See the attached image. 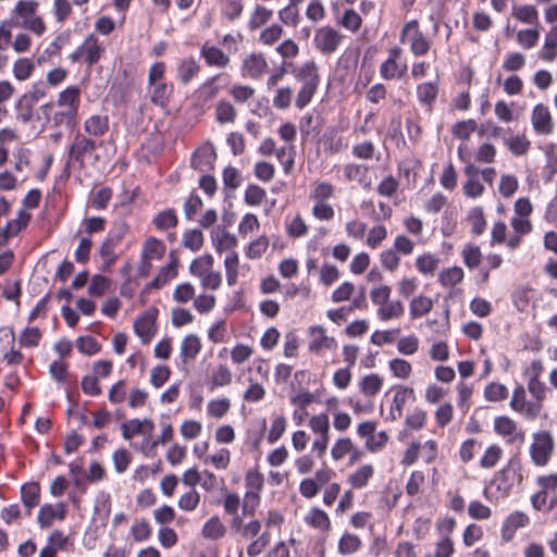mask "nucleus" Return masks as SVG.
Returning <instances> with one entry per match:
<instances>
[{"instance_id":"ea45409f","label":"nucleus","mask_w":557,"mask_h":557,"mask_svg":"<svg viewBox=\"0 0 557 557\" xmlns=\"http://www.w3.org/2000/svg\"><path fill=\"white\" fill-rule=\"evenodd\" d=\"M373 472L374 470L371 465H363L349 475L348 481L352 487L362 488L368 484L369 480L373 475Z\"/></svg>"},{"instance_id":"0eeeda50","label":"nucleus","mask_w":557,"mask_h":557,"mask_svg":"<svg viewBox=\"0 0 557 557\" xmlns=\"http://www.w3.org/2000/svg\"><path fill=\"white\" fill-rule=\"evenodd\" d=\"M401 40L408 41L410 51L414 57L425 55L431 47L426 36L419 29L417 21H410L404 26Z\"/></svg>"},{"instance_id":"9b49d317","label":"nucleus","mask_w":557,"mask_h":557,"mask_svg":"<svg viewBox=\"0 0 557 557\" xmlns=\"http://www.w3.org/2000/svg\"><path fill=\"white\" fill-rule=\"evenodd\" d=\"M308 336V350L311 354L319 355L324 350L334 351L337 348V341L333 336H329L322 325L310 326Z\"/></svg>"},{"instance_id":"393cba45","label":"nucleus","mask_w":557,"mask_h":557,"mask_svg":"<svg viewBox=\"0 0 557 557\" xmlns=\"http://www.w3.org/2000/svg\"><path fill=\"white\" fill-rule=\"evenodd\" d=\"M172 92V84L161 83L148 86L150 101L160 108H165L169 104Z\"/></svg>"},{"instance_id":"c9c22d12","label":"nucleus","mask_w":557,"mask_h":557,"mask_svg":"<svg viewBox=\"0 0 557 557\" xmlns=\"http://www.w3.org/2000/svg\"><path fill=\"white\" fill-rule=\"evenodd\" d=\"M361 548V540L358 535L345 532L337 545L338 553L342 555H351L359 552Z\"/></svg>"},{"instance_id":"774afa93","label":"nucleus","mask_w":557,"mask_h":557,"mask_svg":"<svg viewBox=\"0 0 557 557\" xmlns=\"http://www.w3.org/2000/svg\"><path fill=\"white\" fill-rule=\"evenodd\" d=\"M507 148L516 156H522L530 149V141L523 135H515L506 140Z\"/></svg>"},{"instance_id":"1a4fd4ad","label":"nucleus","mask_w":557,"mask_h":557,"mask_svg":"<svg viewBox=\"0 0 557 557\" xmlns=\"http://www.w3.org/2000/svg\"><path fill=\"white\" fill-rule=\"evenodd\" d=\"M494 431L504 437L509 444L522 445L525 438L524 431L517 422L507 416H499L494 419Z\"/></svg>"},{"instance_id":"de8ad7c7","label":"nucleus","mask_w":557,"mask_h":557,"mask_svg":"<svg viewBox=\"0 0 557 557\" xmlns=\"http://www.w3.org/2000/svg\"><path fill=\"white\" fill-rule=\"evenodd\" d=\"M355 450V445L349 437L338 438L331 448V456L334 461L342 460L346 455Z\"/></svg>"},{"instance_id":"6e6552de","label":"nucleus","mask_w":557,"mask_h":557,"mask_svg":"<svg viewBox=\"0 0 557 557\" xmlns=\"http://www.w3.org/2000/svg\"><path fill=\"white\" fill-rule=\"evenodd\" d=\"M510 408L529 420H535L540 416L543 405L527 400L524 387L517 385L512 392Z\"/></svg>"},{"instance_id":"a18cd8bd","label":"nucleus","mask_w":557,"mask_h":557,"mask_svg":"<svg viewBox=\"0 0 557 557\" xmlns=\"http://www.w3.org/2000/svg\"><path fill=\"white\" fill-rule=\"evenodd\" d=\"M272 15V10L263 5H257L250 15L248 23L249 28L252 30L260 28L271 20Z\"/></svg>"},{"instance_id":"4be33fe9","label":"nucleus","mask_w":557,"mask_h":557,"mask_svg":"<svg viewBox=\"0 0 557 557\" xmlns=\"http://www.w3.org/2000/svg\"><path fill=\"white\" fill-rule=\"evenodd\" d=\"M95 147L96 145L94 140L84 135L77 134L70 146L69 158L83 164L85 156L92 152Z\"/></svg>"},{"instance_id":"72a5a7b5","label":"nucleus","mask_w":557,"mask_h":557,"mask_svg":"<svg viewBox=\"0 0 557 557\" xmlns=\"http://www.w3.org/2000/svg\"><path fill=\"white\" fill-rule=\"evenodd\" d=\"M21 496L24 506L28 512L38 505L40 498V486L38 483L32 482L24 484L21 488Z\"/></svg>"},{"instance_id":"49530a36","label":"nucleus","mask_w":557,"mask_h":557,"mask_svg":"<svg viewBox=\"0 0 557 557\" xmlns=\"http://www.w3.org/2000/svg\"><path fill=\"white\" fill-rule=\"evenodd\" d=\"M213 257L211 255H205L195 259L189 267V272L193 276L201 277L212 270Z\"/></svg>"},{"instance_id":"c756f323","label":"nucleus","mask_w":557,"mask_h":557,"mask_svg":"<svg viewBox=\"0 0 557 557\" xmlns=\"http://www.w3.org/2000/svg\"><path fill=\"white\" fill-rule=\"evenodd\" d=\"M405 307L400 300H389L376 310V317L383 322L400 319L404 315Z\"/></svg>"},{"instance_id":"680f3d73","label":"nucleus","mask_w":557,"mask_h":557,"mask_svg":"<svg viewBox=\"0 0 557 557\" xmlns=\"http://www.w3.org/2000/svg\"><path fill=\"white\" fill-rule=\"evenodd\" d=\"M196 296L195 287L190 283H181L173 290V299L178 304H187Z\"/></svg>"},{"instance_id":"79ce46f5","label":"nucleus","mask_w":557,"mask_h":557,"mask_svg":"<svg viewBox=\"0 0 557 557\" xmlns=\"http://www.w3.org/2000/svg\"><path fill=\"white\" fill-rule=\"evenodd\" d=\"M308 426L315 435H329L331 429L329 414L326 412H321L310 417Z\"/></svg>"},{"instance_id":"9d476101","label":"nucleus","mask_w":557,"mask_h":557,"mask_svg":"<svg viewBox=\"0 0 557 557\" xmlns=\"http://www.w3.org/2000/svg\"><path fill=\"white\" fill-rule=\"evenodd\" d=\"M344 36L331 26L317 29L313 38L314 47L323 54L334 53L341 46Z\"/></svg>"},{"instance_id":"2eb2a0df","label":"nucleus","mask_w":557,"mask_h":557,"mask_svg":"<svg viewBox=\"0 0 557 557\" xmlns=\"http://www.w3.org/2000/svg\"><path fill=\"white\" fill-rule=\"evenodd\" d=\"M530 523V518L522 511L511 512L503 522L502 525V539L505 542H509L513 539L516 532L519 529L525 528Z\"/></svg>"},{"instance_id":"69168bd1","label":"nucleus","mask_w":557,"mask_h":557,"mask_svg":"<svg viewBox=\"0 0 557 557\" xmlns=\"http://www.w3.org/2000/svg\"><path fill=\"white\" fill-rule=\"evenodd\" d=\"M392 288L388 285H379L371 289L370 299L371 302L381 308L383 305L391 300Z\"/></svg>"},{"instance_id":"f3484780","label":"nucleus","mask_w":557,"mask_h":557,"mask_svg":"<svg viewBox=\"0 0 557 557\" xmlns=\"http://www.w3.org/2000/svg\"><path fill=\"white\" fill-rule=\"evenodd\" d=\"M122 435L125 440H131L136 435L149 437L153 430L154 424L150 419H131L121 425Z\"/></svg>"},{"instance_id":"052dcab7","label":"nucleus","mask_w":557,"mask_h":557,"mask_svg":"<svg viewBox=\"0 0 557 557\" xmlns=\"http://www.w3.org/2000/svg\"><path fill=\"white\" fill-rule=\"evenodd\" d=\"M216 299L214 295L200 294L195 296L193 306L198 313L206 314L214 309Z\"/></svg>"},{"instance_id":"e2e57ef3","label":"nucleus","mask_w":557,"mask_h":557,"mask_svg":"<svg viewBox=\"0 0 557 557\" xmlns=\"http://www.w3.org/2000/svg\"><path fill=\"white\" fill-rule=\"evenodd\" d=\"M468 221L471 225V231L475 235H481L486 226L484 214L481 208H472L468 213Z\"/></svg>"},{"instance_id":"b1692460","label":"nucleus","mask_w":557,"mask_h":557,"mask_svg":"<svg viewBox=\"0 0 557 557\" xmlns=\"http://www.w3.org/2000/svg\"><path fill=\"white\" fill-rule=\"evenodd\" d=\"M383 384L384 379L381 375L370 373L358 381V389L364 397L373 398L381 392Z\"/></svg>"},{"instance_id":"864d4df0","label":"nucleus","mask_w":557,"mask_h":557,"mask_svg":"<svg viewBox=\"0 0 557 557\" xmlns=\"http://www.w3.org/2000/svg\"><path fill=\"white\" fill-rule=\"evenodd\" d=\"M222 15L234 21L238 18L244 10L243 0H220Z\"/></svg>"},{"instance_id":"c85d7f7f","label":"nucleus","mask_w":557,"mask_h":557,"mask_svg":"<svg viewBox=\"0 0 557 557\" xmlns=\"http://www.w3.org/2000/svg\"><path fill=\"white\" fill-rule=\"evenodd\" d=\"M307 525L320 531H327L331 527V521L325 511L318 507H312L304 517Z\"/></svg>"},{"instance_id":"ddd939ff","label":"nucleus","mask_w":557,"mask_h":557,"mask_svg":"<svg viewBox=\"0 0 557 557\" xmlns=\"http://www.w3.org/2000/svg\"><path fill=\"white\" fill-rule=\"evenodd\" d=\"M416 400L412 387L399 386L395 389L386 420L396 421L403 417L404 407Z\"/></svg>"},{"instance_id":"5701e85b","label":"nucleus","mask_w":557,"mask_h":557,"mask_svg":"<svg viewBox=\"0 0 557 557\" xmlns=\"http://www.w3.org/2000/svg\"><path fill=\"white\" fill-rule=\"evenodd\" d=\"M216 159L214 149L210 145L199 147L193 154L190 164L200 172H203L212 166Z\"/></svg>"},{"instance_id":"bb28decb","label":"nucleus","mask_w":557,"mask_h":557,"mask_svg":"<svg viewBox=\"0 0 557 557\" xmlns=\"http://www.w3.org/2000/svg\"><path fill=\"white\" fill-rule=\"evenodd\" d=\"M201 349V343L197 335L189 334L181 343L180 357L184 363L194 360Z\"/></svg>"},{"instance_id":"6ab92c4d","label":"nucleus","mask_w":557,"mask_h":557,"mask_svg":"<svg viewBox=\"0 0 557 557\" xmlns=\"http://www.w3.org/2000/svg\"><path fill=\"white\" fill-rule=\"evenodd\" d=\"M200 55L207 65L218 69H225L231 62L227 53L215 46L209 45L208 42L202 45Z\"/></svg>"},{"instance_id":"39448f33","label":"nucleus","mask_w":557,"mask_h":557,"mask_svg":"<svg viewBox=\"0 0 557 557\" xmlns=\"http://www.w3.org/2000/svg\"><path fill=\"white\" fill-rule=\"evenodd\" d=\"M555 443L552 434L547 431H540L533 434V442L530 446V456L533 463L544 467L548 463L554 451Z\"/></svg>"},{"instance_id":"338daca9","label":"nucleus","mask_w":557,"mask_h":557,"mask_svg":"<svg viewBox=\"0 0 557 557\" xmlns=\"http://www.w3.org/2000/svg\"><path fill=\"white\" fill-rule=\"evenodd\" d=\"M388 367L393 375L401 380L408 379L412 371L410 362L400 358L392 359Z\"/></svg>"},{"instance_id":"aec40b11","label":"nucleus","mask_w":557,"mask_h":557,"mask_svg":"<svg viewBox=\"0 0 557 557\" xmlns=\"http://www.w3.org/2000/svg\"><path fill=\"white\" fill-rule=\"evenodd\" d=\"M134 331L144 344H148L156 333V314L151 311L145 312L135 320Z\"/></svg>"},{"instance_id":"a211bd4d","label":"nucleus","mask_w":557,"mask_h":557,"mask_svg":"<svg viewBox=\"0 0 557 557\" xmlns=\"http://www.w3.org/2000/svg\"><path fill=\"white\" fill-rule=\"evenodd\" d=\"M344 177L347 182H356L363 189H369L371 178L369 176V166L359 163H347L343 166Z\"/></svg>"},{"instance_id":"0e129e2a","label":"nucleus","mask_w":557,"mask_h":557,"mask_svg":"<svg viewBox=\"0 0 557 557\" xmlns=\"http://www.w3.org/2000/svg\"><path fill=\"white\" fill-rule=\"evenodd\" d=\"M269 247V239L267 236L261 235L252 240L246 248V256L249 259L260 258Z\"/></svg>"},{"instance_id":"13d9d810","label":"nucleus","mask_w":557,"mask_h":557,"mask_svg":"<svg viewBox=\"0 0 557 557\" xmlns=\"http://www.w3.org/2000/svg\"><path fill=\"white\" fill-rule=\"evenodd\" d=\"M528 391L534 398V403H540V405H543V401L548 393V387L540 379L529 377Z\"/></svg>"},{"instance_id":"7ed1b4c3","label":"nucleus","mask_w":557,"mask_h":557,"mask_svg":"<svg viewBox=\"0 0 557 557\" xmlns=\"http://www.w3.org/2000/svg\"><path fill=\"white\" fill-rule=\"evenodd\" d=\"M297 77L301 82V88L296 97V107L304 109L317 92L320 76L318 65L313 61H308L301 65Z\"/></svg>"},{"instance_id":"09e8293b","label":"nucleus","mask_w":557,"mask_h":557,"mask_svg":"<svg viewBox=\"0 0 557 557\" xmlns=\"http://www.w3.org/2000/svg\"><path fill=\"white\" fill-rule=\"evenodd\" d=\"M508 394V388L502 383L492 382L484 388V398L492 403L505 400Z\"/></svg>"},{"instance_id":"58836bf2","label":"nucleus","mask_w":557,"mask_h":557,"mask_svg":"<svg viewBox=\"0 0 557 557\" xmlns=\"http://www.w3.org/2000/svg\"><path fill=\"white\" fill-rule=\"evenodd\" d=\"M512 16L524 24H537L539 13L533 5H515L511 12Z\"/></svg>"},{"instance_id":"4c0bfd02","label":"nucleus","mask_w":557,"mask_h":557,"mask_svg":"<svg viewBox=\"0 0 557 557\" xmlns=\"http://www.w3.org/2000/svg\"><path fill=\"white\" fill-rule=\"evenodd\" d=\"M212 240L215 250L219 253L223 251H235L234 248L237 246L236 236L225 230L222 231L220 234H216L214 237H212Z\"/></svg>"},{"instance_id":"20e7f679","label":"nucleus","mask_w":557,"mask_h":557,"mask_svg":"<svg viewBox=\"0 0 557 557\" xmlns=\"http://www.w3.org/2000/svg\"><path fill=\"white\" fill-rule=\"evenodd\" d=\"M104 52V46L94 35L89 34L85 40L70 54L72 62L84 61L88 66L98 63Z\"/></svg>"},{"instance_id":"a19ab883","label":"nucleus","mask_w":557,"mask_h":557,"mask_svg":"<svg viewBox=\"0 0 557 557\" xmlns=\"http://www.w3.org/2000/svg\"><path fill=\"white\" fill-rule=\"evenodd\" d=\"M70 0H53L52 14L55 22L63 25L72 15L73 7Z\"/></svg>"},{"instance_id":"8fccbe9b","label":"nucleus","mask_w":557,"mask_h":557,"mask_svg":"<svg viewBox=\"0 0 557 557\" xmlns=\"http://www.w3.org/2000/svg\"><path fill=\"white\" fill-rule=\"evenodd\" d=\"M438 259L432 253L419 256L416 260V267L421 274L433 275L438 267Z\"/></svg>"},{"instance_id":"e433bc0d","label":"nucleus","mask_w":557,"mask_h":557,"mask_svg":"<svg viewBox=\"0 0 557 557\" xmlns=\"http://www.w3.org/2000/svg\"><path fill=\"white\" fill-rule=\"evenodd\" d=\"M35 70V63L32 59L28 58H20L13 63V75L20 81H27Z\"/></svg>"},{"instance_id":"412c9836","label":"nucleus","mask_w":557,"mask_h":557,"mask_svg":"<svg viewBox=\"0 0 557 557\" xmlns=\"http://www.w3.org/2000/svg\"><path fill=\"white\" fill-rule=\"evenodd\" d=\"M231 528L233 531L240 534L244 540H252L261 534V522L252 519L248 522H244L242 516L233 517L231 520Z\"/></svg>"},{"instance_id":"4d7b16f0","label":"nucleus","mask_w":557,"mask_h":557,"mask_svg":"<svg viewBox=\"0 0 557 557\" xmlns=\"http://www.w3.org/2000/svg\"><path fill=\"white\" fill-rule=\"evenodd\" d=\"M246 491L261 493L264 487V476L257 469H250L245 475Z\"/></svg>"},{"instance_id":"cd10ccee","label":"nucleus","mask_w":557,"mask_h":557,"mask_svg":"<svg viewBox=\"0 0 557 557\" xmlns=\"http://www.w3.org/2000/svg\"><path fill=\"white\" fill-rule=\"evenodd\" d=\"M438 95L436 82H425L417 86V98L419 102L431 110Z\"/></svg>"},{"instance_id":"4468645a","label":"nucleus","mask_w":557,"mask_h":557,"mask_svg":"<svg viewBox=\"0 0 557 557\" xmlns=\"http://www.w3.org/2000/svg\"><path fill=\"white\" fill-rule=\"evenodd\" d=\"M531 122L535 133L539 135H549L554 131V122L549 109L542 103L534 107Z\"/></svg>"},{"instance_id":"3c124183","label":"nucleus","mask_w":557,"mask_h":557,"mask_svg":"<svg viewBox=\"0 0 557 557\" xmlns=\"http://www.w3.org/2000/svg\"><path fill=\"white\" fill-rule=\"evenodd\" d=\"M233 374L231 370L224 366L220 364L216 369L213 370L210 379L211 388L226 386L231 384Z\"/></svg>"},{"instance_id":"6e6d98bb","label":"nucleus","mask_w":557,"mask_h":557,"mask_svg":"<svg viewBox=\"0 0 557 557\" xmlns=\"http://www.w3.org/2000/svg\"><path fill=\"white\" fill-rule=\"evenodd\" d=\"M230 461L231 453L227 448H220L216 453L203 459L205 463H210L218 470L227 469Z\"/></svg>"},{"instance_id":"473e14b6","label":"nucleus","mask_w":557,"mask_h":557,"mask_svg":"<svg viewBox=\"0 0 557 557\" xmlns=\"http://www.w3.org/2000/svg\"><path fill=\"white\" fill-rule=\"evenodd\" d=\"M84 129L88 135L102 136L109 129L108 117L102 115H91L85 121Z\"/></svg>"},{"instance_id":"5fc2aeb1","label":"nucleus","mask_w":557,"mask_h":557,"mask_svg":"<svg viewBox=\"0 0 557 557\" xmlns=\"http://www.w3.org/2000/svg\"><path fill=\"white\" fill-rule=\"evenodd\" d=\"M231 401L228 398L212 399L207 405V412L215 419L223 418L230 410Z\"/></svg>"},{"instance_id":"a878e982","label":"nucleus","mask_w":557,"mask_h":557,"mask_svg":"<svg viewBox=\"0 0 557 557\" xmlns=\"http://www.w3.org/2000/svg\"><path fill=\"white\" fill-rule=\"evenodd\" d=\"M199 71L200 65L194 58L182 59L176 66V78L182 84H188Z\"/></svg>"},{"instance_id":"f257e3e1","label":"nucleus","mask_w":557,"mask_h":557,"mask_svg":"<svg viewBox=\"0 0 557 557\" xmlns=\"http://www.w3.org/2000/svg\"><path fill=\"white\" fill-rule=\"evenodd\" d=\"M81 107V89L77 86H67L59 92L54 102L40 107L46 120L52 121L54 126L74 127Z\"/></svg>"},{"instance_id":"f704fd0d","label":"nucleus","mask_w":557,"mask_h":557,"mask_svg":"<svg viewBox=\"0 0 557 557\" xmlns=\"http://www.w3.org/2000/svg\"><path fill=\"white\" fill-rule=\"evenodd\" d=\"M432 308V299L423 295L413 297L409 304V311L412 319H418L428 314Z\"/></svg>"},{"instance_id":"f03ea898","label":"nucleus","mask_w":557,"mask_h":557,"mask_svg":"<svg viewBox=\"0 0 557 557\" xmlns=\"http://www.w3.org/2000/svg\"><path fill=\"white\" fill-rule=\"evenodd\" d=\"M38 11L39 2L37 0H20L16 2L12 14L23 29L40 37L47 32V25Z\"/></svg>"},{"instance_id":"2f4dec72","label":"nucleus","mask_w":557,"mask_h":557,"mask_svg":"<svg viewBox=\"0 0 557 557\" xmlns=\"http://www.w3.org/2000/svg\"><path fill=\"white\" fill-rule=\"evenodd\" d=\"M165 252V246L160 239L154 237L148 238L144 243L141 257L146 261L159 260L163 257Z\"/></svg>"},{"instance_id":"dca6fc26","label":"nucleus","mask_w":557,"mask_h":557,"mask_svg":"<svg viewBox=\"0 0 557 557\" xmlns=\"http://www.w3.org/2000/svg\"><path fill=\"white\" fill-rule=\"evenodd\" d=\"M268 66V62L262 53H251L243 60L242 75L256 79L267 72Z\"/></svg>"},{"instance_id":"423d86ee","label":"nucleus","mask_w":557,"mask_h":557,"mask_svg":"<svg viewBox=\"0 0 557 557\" xmlns=\"http://www.w3.org/2000/svg\"><path fill=\"white\" fill-rule=\"evenodd\" d=\"M407 62L403 59V50L399 47H393L388 50V55L380 65V75L383 79L392 81L403 78L407 73Z\"/></svg>"},{"instance_id":"7c9ffc66","label":"nucleus","mask_w":557,"mask_h":557,"mask_svg":"<svg viewBox=\"0 0 557 557\" xmlns=\"http://www.w3.org/2000/svg\"><path fill=\"white\" fill-rule=\"evenodd\" d=\"M226 533V527L221 521L220 517H211L202 527L201 534L207 540H219Z\"/></svg>"},{"instance_id":"c03bdc74","label":"nucleus","mask_w":557,"mask_h":557,"mask_svg":"<svg viewBox=\"0 0 557 557\" xmlns=\"http://www.w3.org/2000/svg\"><path fill=\"white\" fill-rule=\"evenodd\" d=\"M236 117V110L234 106L226 101L220 100L215 107V119L219 123H233Z\"/></svg>"},{"instance_id":"37998d69","label":"nucleus","mask_w":557,"mask_h":557,"mask_svg":"<svg viewBox=\"0 0 557 557\" xmlns=\"http://www.w3.org/2000/svg\"><path fill=\"white\" fill-rule=\"evenodd\" d=\"M152 222L158 230L165 231L174 228L177 225L178 220L173 209H166L157 213Z\"/></svg>"},{"instance_id":"603ef678","label":"nucleus","mask_w":557,"mask_h":557,"mask_svg":"<svg viewBox=\"0 0 557 557\" xmlns=\"http://www.w3.org/2000/svg\"><path fill=\"white\" fill-rule=\"evenodd\" d=\"M463 278V270L459 267H453L442 271L438 275V282L445 286H455Z\"/></svg>"},{"instance_id":"bf43d9fd","label":"nucleus","mask_w":557,"mask_h":557,"mask_svg":"<svg viewBox=\"0 0 557 557\" xmlns=\"http://www.w3.org/2000/svg\"><path fill=\"white\" fill-rule=\"evenodd\" d=\"M135 542H145L151 535V528L145 519L135 520L129 531Z\"/></svg>"},{"instance_id":"f8f14e48","label":"nucleus","mask_w":557,"mask_h":557,"mask_svg":"<svg viewBox=\"0 0 557 557\" xmlns=\"http://www.w3.org/2000/svg\"><path fill=\"white\" fill-rule=\"evenodd\" d=\"M66 505L62 502L55 504H45L40 507L37 515V522L41 529H48L55 522H61L66 517Z\"/></svg>"}]
</instances>
